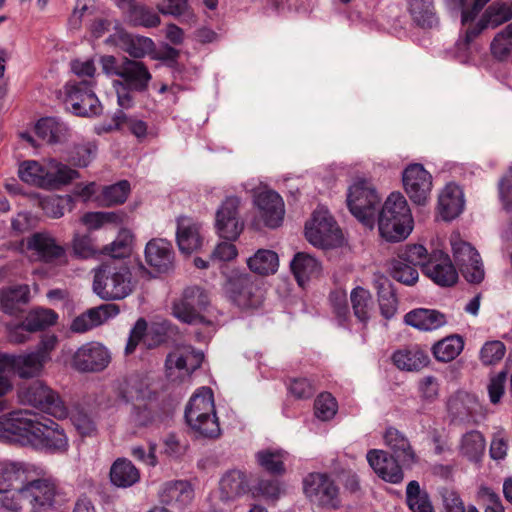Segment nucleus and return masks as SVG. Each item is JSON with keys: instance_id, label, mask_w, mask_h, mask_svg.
Returning <instances> with one entry per match:
<instances>
[{"instance_id": "1", "label": "nucleus", "mask_w": 512, "mask_h": 512, "mask_svg": "<svg viewBox=\"0 0 512 512\" xmlns=\"http://www.w3.org/2000/svg\"><path fill=\"white\" fill-rule=\"evenodd\" d=\"M413 223L411 210L405 197L401 193H391L379 212L380 235L390 242L404 240L412 232Z\"/></svg>"}, {"instance_id": "2", "label": "nucleus", "mask_w": 512, "mask_h": 512, "mask_svg": "<svg viewBox=\"0 0 512 512\" xmlns=\"http://www.w3.org/2000/svg\"><path fill=\"white\" fill-rule=\"evenodd\" d=\"M185 419L198 436L210 439L220 436L221 429L210 388L201 387L191 396L185 409Z\"/></svg>"}, {"instance_id": "3", "label": "nucleus", "mask_w": 512, "mask_h": 512, "mask_svg": "<svg viewBox=\"0 0 512 512\" xmlns=\"http://www.w3.org/2000/svg\"><path fill=\"white\" fill-rule=\"evenodd\" d=\"M134 283L126 265L102 264L95 270L93 291L104 300H121L133 291Z\"/></svg>"}, {"instance_id": "4", "label": "nucleus", "mask_w": 512, "mask_h": 512, "mask_svg": "<svg viewBox=\"0 0 512 512\" xmlns=\"http://www.w3.org/2000/svg\"><path fill=\"white\" fill-rule=\"evenodd\" d=\"M151 79L152 75L142 61L123 56L121 77L112 82L118 105L125 109L132 107L134 103L132 92L146 91Z\"/></svg>"}, {"instance_id": "5", "label": "nucleus", "mask_w": 512, "mask_h": 512, "mask_svg": "<svg viewBox=\"0 0 512 512\" xmlns=\"http://www.w3.org/2000/svg\"><path fill=\"white\" fill-rule=\"evenodd\" d=\"M381 202L372 182L366 178L354 179L348 188L347 205L351 214L365 227L372 229L375 214Z\"/></svg>"}, {"instance_id": "6", "label": "nucleus", "mask_w": 512, "mask_h": 512, "mask_svg": "<svg viewBox=\"0 0 512 512\" xmlns=\"http://www.w3.org/2000/svg\"><path fill=\"white\" fill-rule=\"evenodd\" d=\"M305 237L313 246L332 248L343 242L342 232L327 209L319 208L305 226Z\"/></svg>"}, {"instance_id": "7", "label": "nucleus", "mask_w": 512, "mask_h": 512, "mask_svg": "<svg viewBox=\"0 0 512 512\" xmlns=\"http://www.w3.org/2000/svg\"><path fill=\"white\" fill-rule=\"evenodd\" d=\"M29 446L50 453H64L68 450V437L64 429L51 419L41 421L34 415L30 435Z\"/></svg>"}, {"instance_id": "8", "label": "nucleus", "mask_w": 512, "mask_h": 512, "mask_svg": "<svg viewBox=\"0 0 512 512\" xmlns=\"http://www.w3.org/2000/svg\"><path fill=\"white\" fill-rule=\"evenodd\" d=\"M253 203L257 209L254 226L259 229L260 224L268 228L279 227L284 219L285 206L282 197L267 187H259L253 191Z\"/></svg>"}, {"instance_id": "9", "label": "nucleus", "mask_w": 512, "mask_h": 512, "mask_svg": "<svg viewBox=\"0 0 512 512\" xmlns=\"http://www.w3.org/2000/svg\"><path fill=\"white\" fill-rule=\"evenodd\" d=\"M450 243L455 265L465 280L472 284L482 282L485 276L484 265L476 248L459 235H452Z\"/></svg>"}, {"instance_id": "10", "label": "nucleus", "mask_w": 512, "mask_h": 512, "mask_svg": "<svg viewBox=\"0 0 512 512\" xmlns=\"http://www.w3.org/2000/svg\"><path fill=\"white\" fill-rule=\"evenodd\" d=\"M21 397L24 402L58 419L68 416V408L60 396L41 381H35L27 386Z\"/></svg>"}, {"instance_id": "11", "label": "nucleus", "mask_w": 512, "mask_h": 512, "mask_svg": "<svg viewBox=\"0 0 512 512\" xmlns=\"http://www.w3.org/2000/svg\"><path fill=\"white\" fill-rule=\"evenodd\" d=\"M94 81L81 80L69 82L65 86V103L78 116H96L101 113L102 106L93 91Z\"/></svg>"}, {"instance_id": "12", "label": "nucleus", "mask_w": 512, "mask_h": 512, "mask_svg": "<svg viewBox=\"0 0 512 512\" xmlns=\"http://www.w3.org/2000/svg\"><path fill=\"white\" fill-rule=\"evenodd\" d=\"M209 301L208 294L201 287H187L182 296L173 302L172 314L183 323H202L204 317L201 312L209 305Z\"/></svg>"}, {"instance_id": "13", "label": "nucleus", "mask_w": 512, "mask_h": 512, "mask_svg": "<svg viewBox=\"0 0 512 512\" xmlns=\"http://www.w3.org/2000/svg\"><path fill=\"white\" fill-rule=\"evenodd\" d=\"M304 493L319 506L336 509L340 505L339 489L325 474H309L304 479Z\"/></svg>"}, {"instance_id": "14", "label": "nucleus", "mask_w": 512, "mask_h": 512, "mask_svg": "<svg viewBox=\"0 0 512 512\" xmlns=\"http://www.w3.org/2000/svg\"><path fill=\"white\" fill-rule=\"evenodd\" d=\"M25 501L30 512H51L55 508L57 486L48 478L28 481L23 485Z\"/></svg>"}, {"instance_id": "15", "label": "nucleus", "mask_w": 512, "mask_h": 512, "mask_svg": "<svg viewBox=\"0 0 512 512\" xmlns=\"http://www.w3.org/2000/svg\"><path fill=\"white\" fill-rule=\"evenodd\" d=\"M241 198L227 196L216 211V229L221 238L236 240L241 234L244 224L239 218Z\"/></svg>"}, {"instance_id": "16", "label": "nucleus", "mask_w": 512, "mask_h": 512, "mask_svg": "<svg viewBox=\"0 0 512 512\" xmlns=\"http://www.w3.org/2000/svg\"><path fill=\"white\" fill-rule=\"evenodd\" d=\"M402 181L404 190L413 203H427L432 190V176L423 165L410 164L402 173Z\"/></svg>"}, {"instance_id": "17", "label": "nucleus", "mask_w": 512, "mask_h": 512, "mask_svg": "<svg viewBox=\"0 0 512 512\" xmlns=\"http://www.w3.org/2000/svg\"><path fill=\"white\" fill-rule=\"evenodd\" d=\"M111 361L108 349L98 342H88L80 346L72 356L71 366L79 372H99Z\"/></svg>"}, {"instance_id": "18", "label": "nucleus", "mask_w": 512, "mask_h": 512, "mask_svg": "<svg viewBox=\"0 0 512 512\" xmlns=\"http://www.w3.org/2000/svg\"><path fill=\"white\" fill-rule=\"evenodd\" d=\"M33 417L28 410L0 417V441L28 445Z\"/></svg>"}, {"instance_id": "19", "label": "nucleus", "mask_w": 512, "mask_h": 512, "mask_svg": "<svg viewBox=\"0 0 512 512\" xmlns=\"http://www.w3.org/2000/svg\"><path fill=\"white\" fill-rule=\"evenodd\" d=\"M230 299L241 309L257 308L262 303V292L248 274H239L228 281Z\"/></svg>"}, {"instance_id": "20", "label": "nucleus", "mask_w": 512, "mask_h": 512, "mask_svg": "<svg viewBox=\"0 0 512 512\" xmlns=\"http://www.w3.org/2000/svg\"><path fill=\"white\" fill-rule=\"evenodd\" d=\"M204 355L191 347L177 348L166 358L167 377L171 380L189 376L200 367Z\"/></svg>"}, {"instance_id": "21", "label": "nucleus", "mask_w": 512, "mask_h": 512, "mask_svg": "<svg viewBox=\"0 0 512 512\" xmlns=\"http://www.w3.org/2000/svg\"><path fill=\"white\" fill-rule=\"evenodd\" d=\"M446 407L451 422L458 424L477 423L476 416L480 404L475 395L458 391L448 398Z\"/></svg>"}, {"instance_id": "22", "label": "nucleus", "mask_w": 512, "mask_h": 512, "mask_svg": "<svg viewBox=\"0 0 512 512\" xmlns=\"http://www.w3.org/2000/svg\"><path fill=\"white\" fill-rule=\"evenodd\" d=\"M437 285L447 287L457 282L458 273L449 256L442 251H434L423 271Z\"/></svg>"}, {"instance_id": "23", "label": "nucleus", "mask_w": 512, "mask_h": 512, "mask_svg": "<svg viewBox=\"0 0 512 512\" xmlns=\"http://www.w3.org/2000/svg\"><path fill=\"white\" fill-rule=\"evenodd\" d=\"M367 461L375 473L383 480L398 484L403 478L404 474L402 468L395 457H389L383 450H370L367 453Z\"/></svg>"}, {"instance_id": "24", "label": "nucleus", "mask_w": 512, "mask_h": 512, "mask_svg": "<svg viewBox=\"0 0 512 512\" xmlns=\"http://www.w3.org/2000/svg\"><path fill=\"white\" fill-rule=\"evenodd\" d=\"M118 313L119 308L115 304H102L98 307L90 308L72 321L70 330L74 333H85L102 325Z\"/></svg>"}, {"instance_id": "25", "label": "nucleus", "mask_w": 512, "mask_h": 512, "mask_svg": "<svg viewBox=\"0 0 512 512\" xmlns=\"http://www.w3.org/2000/svg\"><path fill=\"white\" fill-rule=\"evenodd\" d=\"M384 442L395 457L403 466L411 467L418 461V457L406 435L394 427L386 429Z\"/></svg>"}, {"instance_id": "26", "label": "nucleus", "mask_w": 512, "mask_h": 512, "mask_svg": "<svg viewBox=\"0 0 512 512\" xmlns=\"http://www.w3.org/2000/svg\"><path fill=\"white\" fill-rule=\"evenodd\" d=\"M28 248L34 250L47 263L66 262V251L55 238L45 232L35 233L28 240Z\"/></svg>"}, {"instance_id": "27", "label": "nucleus", "mask_w": 512, "mask_h": 512, "mask_svg": "<svg viewBox=\"0 0 512 512\" xmlns=\"http://www.w3.org/2000/svg\"><path fill=\"white\" fill-rule=\"evenodd\" d=\"M176 241L179 250L184 254H191L202 245L200 225L188 217L177 220Z\"/></svg>"}, {"instance_id": "28", "label": "nucleus", "mask_w": 512, "mask_h": 512, "mask_svg": "<svg viewBox=\"0 0 512 512\" xmlns=\"http://www.w3.org/2000/svg\"><path fill=\"white\" fill-rule=\"evenodd\" d=\"M147 263L160 272H167L173 266L174 251L170 242L165 239H152L145 248Z\"/></svg>"}, {"instance_id": "29", "label": "nucleus", "mask_w": 512, "mask_h": 512, "mask_svg": "<svg viewBox=\"0 0 512 512\" xmlns=\"http://www.w3.org/2000/svg\"><path fill=\"white\" fill-rule=\"evenodd\" d=\"M393 364L403 371H420L429 362V355L418 346L406 347L395 351L392 355Z\"/></svg>"}, {"instance_id": "30", "label": "nucleus", "mask_w": 512, "mask_h": 512, "mask_svg": "<svg viewBox=\"0 0 512 512\" xmlns=\"http://www.w3.org/2000/svg\"><path fill=\"white\" fill-rule=\"evenodd\" d=\"M438 207L444 220H452L459 216L464 208L461 188L455 184L446 185L439 195Z\"/></svg>"}, {"instance_id": "31", "label": "nucleus", "mask_w": 512, "mask_h": 512, "mask_svg": "<svg viewBox=\"0 0 512 512\" xmlns=\"http://www.w3.org/2000/svg\"><path fill=\"white\" fill-rule=\"evenodd\" d=\"M405 323L422 331L436 330L447 323L446 316L434 309L419 308L408 312Z\"/></svg>"}, {"instance_id": "32", "label": "nucleus", "mask_w": 512, "mask_h": 512, "mask_svg": "<svg viewBox=\"0 0 512 512\" xmlns=\"http://www.w3.org/2000/svg\"><path fill=\"white\" fill-rule=\"evenodd\" d=\"M35 351L7 357L8 363L21 378L38 377L47 363Z\"/></svg>"}, {"instance_id": "33", "label": "nucleus", "mask_w": 512, "mask_h": 512, "mask_svg": "<svg viewBox=\"0 0 512 512\" xmlns=\"http://www.w3.org/2000/svg\"><path fill=\"white\" fill-rule=\"evenodd\" d=\"M220 494L223 500H233L248 492L249 481L245 472L237 469L227 471L220 479Z\"/></svg>"}, {"instance_id": "34", "label": "nucleus", "mask_w": 512, "mask_h": 512, "mask_svg": "<svg viewBox=\"0 0 512 512\" xmlns=\"http://www.w3.org/2000/svg\"><path fill=\"white\" fill-rule=\"evenodd\" d=\"M485 449V437L478 430L467 431L461 436L459 440V454L470 462H480L485 453Z\"/></svg>"}, {"instance_id": "35", "label": "nucleus", "mask_w": 512, "mask_h": 512, "mask_svg": "<svg viewBox=\"0 0 512 512\" xmlns=\"http://www.w3.org/2000/svg\"><path fill=\"white\" fill-rule=\"evenodd\" d=\"M290 267L301 287H304L308 280L317 277L321 272L320 263L313 256L303 252L294 256Z\"/></svg>"}, {"instance_id": "36", "label": "nucleus", "mask_w": 512, "mask_h": 512, "mask_svg": "<svg viewBox=\"0 0 512 512\" xmlns=\"http://www.w3.org/2000/svg\"><path fill=\"white\" fill-rule=\"evenodd\" d=\"M121 48L132 57L131 59L137 60L152 55L155 52L156 46L149 37L136 34H122Z\"/></svg>"}, {"instance_id": "37", "label": "nucleus", "mask_w": 512, "mask_h": 512, "mask_svg": "<svg viewBox=\"0 0 512 512\" xmlns=\"http://www.w3.org/2000/svg\"><path fill=\"white\" fill-rule=\"evenodd\" d=\"M29 293L27 285L0 290V310L9 315H16L20 311L19 305L28 303Z\"/></svg>"}, {"instance_id": "38", "label": "nucleus", "mask_w": 512, "mask_h": 512, "mask_svg": "<svg viewBox=\"0 0 512 512\" xmlns=\"http://www.w3.org/2000/svg\"><path fill=\"white\" fill-rule=\"evenodd\" d=\"M140 479L138 469L127 459H117L110 469V480L117 487L127 488Z\"/></svg>"}, {"instance_id": "39", "label": "nucleus", "mask_w": 512, "mask_h": 512, "mask_svg": "<svg viewBox=\"0 0 512 512\" xmlns=\"http://www.w3.org/2000/svg\"><path fill=\"white\" fill-rule=\"evenodd\" d=\"M46 172L47 161L41 164L36 160H26L20 163L18 168V175L22 181L45 189L49 183L45 175Z\"/></svg>"}, {"instance_id": "40", "label": "nucleus", "mask_w": 512, "mask_h": 512, "mask_svg": "<svg viewBox=\"0 0 512 512\" xmlns=\"http://www.w3.org/2000/svg\"><path fill=\"white\" fill-rule=\"evenodd\" d=\"M66 125L54 117L40 119L35 127L36 134L47 143L62 141L67 134Z\"/></svg>"}, {"instance_id": "41", "label": "nucleus", "mask_w": 512, "mask_h": 512, "mask_svg": "<svg viewBox=\"0 0 512 512\" xmlns=\"http://www.w3.org/2000/svg\"><path fill=\"white\" fill-rule=\"evenodd\" d=\"M45 175L47 181H49L47 189H54L60 185L68 184L79 176L76 170L69 168L67 165L55 159L47 160V172Z\"/></svg>"}, {"instance_id": "42", "label": "nucleus", "mask_w": 512, "mask_h": 512, "mask_svg": "<svg viewBox=\"0 0 512 512\" xmlns=\"http://www.w3.org/2000/svg\"><path fill=\"white\" fill-rule=\"evenodd\" d=\"M350 300L355 317L360 322L366 323L374 307L371 293L363 287H356L350 293Z\"/></svg>"}, {"instance_id": "43", "label": "nucleus", "mask_w": 512, "mask_h": 512, "mask_svg": "<svg viewBox=\"0 0 512 512\" xmlns=\"http://www.w3.org/2000/svg\"><path fill=\"white\" fill-rule=\"evenodd\" d=\"M57 313L48 308H37L28 313L24 320L26 332H36L46 329L56 323Z\"/></svg>"}, {"instance_id": "44", "label": "nucleus", "mask_w": 512, "mask_h": 512, "mask_svg": "<svg viewBox=\"0 0 512 512\" xmlns=\"http://www.w3.org/2000/svg\"><path fill=\"white\" fill-rule=\"evenodd\" d=\"M130 192V184L126 180L119 181L116 184L105 186L96 201L101 206L110 207L122 204L126 201Z\"/></svg>"}, {"instance_id": "45", "label": "nucleus", "mask_w": 512, "mask_h": 512, "mask_svg": "<svg viewBox=\"0 0 512 512\" xmlns=\"http://www.w3.org/2000/svg\"><path fill=\"white\" fill-rule=\"evenodd\" d=\"M247 264L251 271L260 275H268L276 272L278 268V255L271 250H258L250 257Z\"/></svg>"}, {"instance_id": "46", "label": "nucleus", "mask_w": 512, "mask_h": 512, "mask_svg": "<svg viewBox=\"0 0 512 512\" xmlns=\"http://www.w3.org/2000/svg\"><path fill=\"white\" fill-rule=\"evenodd\" d=\"M464 343L460 336L446 337L434 344L432 351L435 358L441 362L455 359L463 350Z\"/></svg>"}, {"instance_id": "47", "label": "nucleus", "mask_w": 512, "mask_h": 512, "mask_svg": "<svg viewBox=\"0 0 512 512\" xmlns=\"http://www.w3.org/2000/svg\"><path fill=\"white\" fill-rule=\"evenodd\" d=\"M409 11L421 27H432L436 23L433 0H410Z\"/></svg>"}, {"instance_id": "48", "label": "nucleus", "mask_w": 512, "mask_h": 512, "mask_svg": "<svg viewBox=\"0 0 512 512\" xmlns=\"http://www.w3.org/2000/svg\"><path fill=\"white\" fill-rule=\"evenodd\" d=\"M510 19H512V11L509 4L494 2L486 9L480 21L482 27L496 28Z\"/></svg>"}, {"instance_id": "49", "label": "nucleus", "mask_w": 512, "mask_h": 512, "mask_svg": "<svg viewBox=\"0 0 512 512\" xmlns=\"http://www.w3.org/2000/svg\"><path fill=\"white\" fill-rule=\"evenodd\" d=\"M406 498L413 512H434L427 493L421 491L417 481H410L406 488Z\"/></svg>"}, {"instance_id": "50", "label": "nucleus", "mask_w": 512, "mask_h": 512, "mask_svg": "<svg viewBox=\"0 0 512 512\" xmlns=\"http://www.w3.org/2000/svg\"><path fill=\"white\" fill-rule=\"evenodd\" d=\"M24 470L18 463H0V491L23 484Z\"/></svg>"}, {"instance_id": "51", "label": "nucleus", "mask_w": 512, "mask_h": 512, "mask_svg": "<svg viewBox=\"0 0 512 512\" xmlns=\"http://www.w3.org/2000/svg\"><path fill=\"white\" fill-rule=\"evenodd\" d=\"M129 17L134 25L147 28L156 27L161 20L157 13L142 4H133L129 7Z\"/></svg>"}, {"instance_id": "52", "label": "nucleus", "mask_w": 512, "mask_h": 512, "mask_svg": "<svg viewBox=\"0 0 512 512\" xmlns=\"http://www.w3.org/2000/svg\"><path fill=\"white\" fill-rule=\"evenodd\" d=\"M259 465L266 471L273 474H281L284 472V452L280 450H263L256 454Z\"/></svg>"}, {"instance_id": "53", "label": "nucleus", "mask_w": 512, "mask_h": 512, "mask_svg": "<svg viewBox=\"0 0 512 512\" xmlns=\"http://www.w3.org/2000/svg\"><path fill=\"white\" fill-rule=\"evenodd\" d=\"M23 485L24 483L8 490L0 491V507L11 512H20L25 501V496L22 492Z\"/></svg>"}, {"instance_id": "54", "label": "nucleus", "mask_w": 512, "mask_h": 512, "mask_svg": "<svg viewBox=\"0 0 512 512\" xmlns=\"http://www.w3.org/2000/svg\"><path fill=\"white\" fill-rule=\"evenodd\" d=\"M392 277L405 285H413L417 282L419 274L415 266L396 258L392 264Z\"/></svg>"}, {"instance_id": "55", "label": "nucleus", "mask_w": 512, "mask_h": 512, "mask_svg": "<svg viewBox=\"0 0 512 512\" xmlns=\"http://www.w3.org/2000/svg\"><path fill=\"white\" fill-rule=\"evenodd\" d=\"M397 258L415 267L420 266L422 271H424V266L429 261L430 256H428L427 250L424 246L420 244H414L407 245L403 250L400 251Z\"/></svg>"}, {"instance_id": "56", "label": "nucleus", "mask_w": 512, "mask_h": 512, "mask_svg": "<svg viewBox=\"0 0 512 512\" xmlns=\"http://www.w3.org/2000/svg\"><path fill=\"white\" fill-rule=\"evenodd\" d=\"M337 408L336 399L330 393L320 394L314 403L315 415L323 421L332 419L337 412Z\"/></svg>"}, {"instance_id": "57", "label": "nucleus", "mask_w": 512, "mask_h": 512, "mask_svg": "<svg viewBox=\"0 0 512 512\" xmlns=\"http://www.w3.org/2000/svg\"><path fill=\"white\" fill-rule=\"evenodd\" d=\"M80 220L88 230H98L105 224L117 223L119 221V216L115 212H87Z\"/></svg>"}, {"instance_id": "58", "label": "nucleus", "mask_w": 512, "mask_h": 512, "mask_svg": "<svg viewBox=\"0 0 512 512\" xmlns=\"http://www.w3.org/2000/svg\"><path fill=\"white\" fill-rule=\"evenodd\" d=\"M505 345L498 340L486 342L480 350V360L484 365H493L505 355Z\"/></svg>"}, {"instance_id": "59", "label": "nucleus", "mask_w": 512, "mask_h": 512, "mask_svg": "<svg viewBox=\"0 0 512 512\" xmlns=\"http://www.w3.org/2000/svg\"><path fill=\"white\" fill-rule=\"evenodd\" d=\"M114 121L119 128L125 125L137 138L146 136L147 124L142 120L127 117L124 112L118 111L114 115Z\"/></svg>"}, {"instance_id": "60", "label": "nucleus", "mask_w": 512, "mask_h": 512, "mask_svg": "<svg viewBox=\"0 0 512 512\" xmlns=\"http://www.w3.org/2000/svg\"><path fill=\"white\" fill-rule=\"evenodd\" d=\"M96 153V146L91 143L77 145L70 152V161L79 167H86Z\"/></svg>"}, {"instance_id": "61", "label": "nucleus", "mask_w": 512, "mask_h": 512, "mask_svg": "<svg viewBox=\"0 0 512 512\" xmlns=\"http://www.w3.org/2000/svg\"><path fill=\"white\" fill-rule=\"evenodd\" d=\"M148 324L144 318H139L134 324L133 328L129 333V337L124 349L126 355H130L135 352L136 347L139 345L143 337L147 332Z\"/></svg>"}, {"instance_id": "62", "label": "nucleus", "mask_w": 512, "mask_h": 512, "mask_svg": "<svg viewBox=\"0 0 512 512\" xmlns=\"http://www.w3.org/2000/svg\"><path fill=\"white\" fill-rule=\"evenodd\" d=\"M72 250L78 258H89L96 253L92 239L89 235L75 233L72 240Z\"/></svg>"}, {"instance_id": "63", "label": "nucleus", "mask_w": 512, "mask_h": 512, "mask_svg": "<svg viewBox=\"0 0 512 512\" xmlns=\"http://www.w3.org/2000/svg\"><path fill=\"white\" fill-rule=\"evenodd\" d=\"M132 243V234L129 230H121L117 238L110 244L109 252L112 257L120 258L129 254Z\"/></svg>"}, {"instance_id": "64", "label": "nucleus", "mask_w": 512, "mask_h": 512, "mask_svg": "<svg viewBox=\"0 0 512 512\" xmlns=\"http://www.w3.org/2000/svg\"><path fill=\"white\" fill-rule=\"evenodd\" d=\"M72 422L83 436H91L96 431L94 419L90 414L82 410H78L72 415Z\"/></svg>"}]
</instances>
